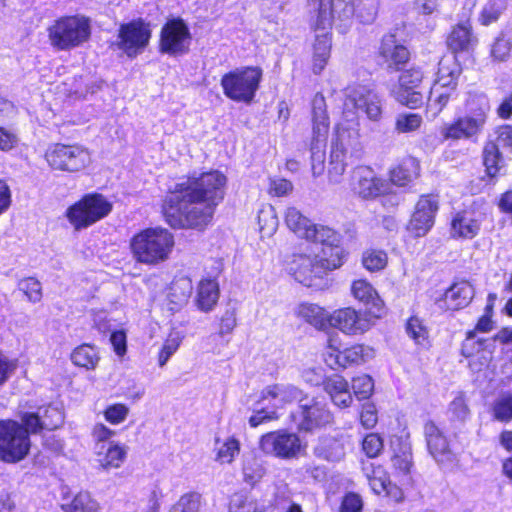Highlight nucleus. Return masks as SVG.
<instances>
[{
    "label": "nucleus",
    "mask_w": 512,
    "mask_h": 512,
    "mask_svg": "<svg viewBox=\"0 0 512 512\" xmlns=\"http://www.w3.org/2000/svg\"><path fill=\"white\" fill-rule=\"evenodd\" d=\"M226 183L219 171L180 179L166 200V222L175 229H204L224 199Z\"/></svg>",
    "instance_id": "nucleus-1"
},
{
    "label": "nucleus",
    "mask_w": 512,
    "mask_h": 512,
    "mask_svg": "<svg viewBox=\"0 0 512 512\" xmlns=\"http://www.w3.org/2000/svg\"><path fill=\"white\" fill-rule=\"evenodd\" d=\"M174 247L173 235L164 228H147L130 241V248L137 262L156 265L166 261Z\"/></svg>",
    "instance_id": "nucleus-2"
},
{
    "label": "nucleus",
    "mask_w": 512,
    "mask_h": 512,
    "mask_svg": "<svg viewBox=\"0 0 512 512\" xmlns=\"http://www.w3.org/2000/svg\"><path fill=\"white\" fill-rule=\"evenodd\" d=\"M466 107L467 114L444 128V138L475 141L482 133L490 111L488 98L484 94L470 95Z\"/></svg>",
    "instance_id": "nucleus-3"
},
{
    "label": "nucleus",
    "mask_w": 512,
    "mask_h": 512,
    "mask_svg": "<svg viewBox=\"0 0 512 512\" xmlns=\"http://www.w3.org/2000/svg\"><path fill=\"white\" fill-rule=\"evenodd\" d=\"M50 45L59 51L81 46L91 36V25L84 16H64L55 20L47 29Z\"/></svg>",
    "instance_id": "nucleus-4"
},
{
    "label": "nucleus",
    "mask_w": 512,
    "mask_h": 512,
    "mask_svg": "<svg viewBox=\"0 0 512 512\" xmlns=\"http://www.w3.org/2000/svg\"><path fill=\"white\" fill-rule=\"evenodd\" d=\"M329 131V117L326 110V101L321 93H317L312 100V140L311 170L314 177L324 172L325 147Z\"/></svg>",
    "instance_id": "nucleus-5"
},
{
    "label": "nucleus",
    "mask_w": 512,
    "mask_h": 512,
    "mask_svg": "<svg viewBox=\"0 0 512 512\" xmlns=\"http://www.w3.org/2000/svg\"><path fill=\"white\" fill-rule=\"evenodd\" d=\"M261 79L262 70L259 67H244L224 74L220 83L227 98L250 103L255 97Z\"/></svg>",
    "instance_id": "nucleus-6"
},
{
    "label": "nucleus",
    "mask_w": 512,
    "mask_h": 512,
    "mask_svg": "<svg viewBox=\"0 0 512 512\" xmlns=\"http://www.w3.org/2000/svg\"><path fill=\"white\" fill-rule=\"evenodd\" d=\"M45 159L53 170L76 173L89 166L91 154L80 144L55 143L47 148Z\"/></svg>",
    "instance_id": "nucleus-7"
},
{
    "label": "nucleus",
    "mask_w": 512,
    "mask_h": 512,
    "mask_svg": "<svg viewBox=\"0 0 512 512\" xmlns=\"http://www.w3.org/2000/svg\"><path fill=\"white\" fill-rule=\"evenodd\" d=\"M31 442L22 424L15 420H0V460L6 463H17L23 460Z\"/></svg>",
    "instance_id": "nucleus-8"
},
{
    "label": "nucleus",
    "mask_w": 512,
    "mask_h": 512,
    "mask_svg": "<svg viewBox=\"0 0 512 512\" xmlns=\"http://www.w3.org/2000/svg\"><path fill=\"white\" fill-rule=\"evenodd\" d=\"M112 204L101 194H88L66 211V217L75 230L85 229L106 217Z\"/></svg>",
    "instance_id": "nucleus-9"
},
{
    "label": "nucleus",
    "mask_w": 512,
    "mask_h": 512,
    "mask_svg": "<svg viewBox=\"0 0 512 512\" xmlns=\"http://www.w3.org/2000/svg\"><path fill=\"white\" fill-rule=\"evenodd\" d=\"M307 4L310 11L316 14L317 29L327 30L331 27L333 17L345 20L355 11L362 20L366 17L361 3L355 4L354 0H307Z\"/></svg>",
    "instance_id": "nucleus-10"
},
{
    "label": "nucleus",
    "mask_w": 512,
    "mask_h": 512,
    "mask_svg": "<svg viewBox=\"0 0 512 512\" xmlns=\"http://www.w3.org/2000/svg\"><path fill=\"white\" fill-rule=\"evenodd\" d=\"M424 79L420 67L412 66L400 72L397 84L390 90L391 96L401 105L410 109L419 108L423 104L424 95L419 90Z\"/></svg>",
    "instance_id": "nucleus-11"
},
{
    "label": "nucleus",
    "mask_w": 512,
    "mask_h": 512,
    "mask_svg": "<svg viewBox=\"0 0 512 512\" xmlns=\"http://www.w3.org/2000/svg\"><path fill=\"white\" fill-rule=\"evenodd\" d=\"M260 449L267 455L280 459H294L305 448L300 437L287 430L264 434L259 442Z\"/></svg>",
    "instance_id": "nucleus-12"
},
{
    "label": "nucleus",
    "mask_w": 512,
    "mask_h": 512,
    "mask_svg": "<svg viewBox=\"0 0 512 512\" xmlns=\"http://www.w3.org/2000/svg\"><path fill=\"white\" fill-rule=\"evenodd\" d=\"M191 33L182 19L168 21L161 29L159 50L170 56H181L189 52Z\"/></svg>",
    "instance_id": "nucleus-13"
},
{
    "label": "nucleus",
    "mask_w": 512,
    "mask_h": 512,
    "mask_svg": "<svg viewBox=\"0 0 512 512\" xmlns=\"http://www.w3.org/2000/svg\"><path fill=\"white\" fill-rule=\"evenodd\" d=\"M352 190L360 198L370 200L389 193L391 183L371 167L358 166L352 171Z\"/></svg>",
    "instance_id": "nucleus-14"
},
{
    "label": "nucleus",
    "mask_w": 512,
    "mask_h": 512,
    "mask_svg": "<svg viewBox=\"0 0 512 512\" xmlns=\"http://www.w3.org/2000/svg\"><path fill=\"white\" fill-rule=\"evenodd\" d=\"M290 270L295 280L307 287L321 289L325 286L324 277L327 275L326 269L324 262L319 261L317 256H297Z\"/></svg>",
    "instance_id": "nucleus-15"
},
{
    "label": "nucleus",
    "mask_w": 512,
    "mask_h": 512,
    "mask_svg": "<svg viewBox=\"0 0 512 512\" xmlns=\"http://www.w3.org/2000/svg\"><path fill=\"white\" fill-rule=\"evenodd\" d=\"M150 37L151 32L147 25L141 21H133L121 25L116 45L127 56L135 57L148 45Z\"/></svg>",
    "instance_id": "nucleus-16"
},
{
    "label": "nucleus",
    "mask_w": 512,
    "mask_h": 512,
    "mask_svg": "<svg viewBox=\"0 0 512 512\" xmlns=\"http://www.w3.org/2000/svg\"><path fill=\"white\" fill-rule=\"evenodd\" d=\"M345 108L350 106L362 111L372 121H378L382 115V104L376 92L366 86L349 87L346 92Z\"/></svg>",
    "instance_id": "nucleus-17"
},
{
    "label": "nucleus",
    "mask_w": 512,
    "mask_h": 512,
    "mask_svg": "<svg viewBox=\"0 0 512 512\" xmlns=\"http://www.w3.org/2000/svg\"><path fill=\"white\" fill-rule=\"evenodd\" d=\"M437 210V196L431 194L421 196L410 220L409 229L417 237L424 236L433 226Z\"/></svg>",
    "instance_id": "nucleus-18"
},
{
    "label": "nucleus",
    "mask_w": 512,
    "mask_h": 512,
    "mask_svg": "<svg viewBox=\"0 0 512 512\" xmlns=\"http://www.w3.org/2000/svg\"><path fill=\"white\" fill-rule=\"evenodd\" d=\"M300 416L298 427L300 430L312 431L315 428L325 426L332 421V414L318 401L311 400L300 403Z\"/></svg>",
    "instance_id": "nucleus-19"
},
{
    "label": "nucleus",
    "mask_w": 512,
    "mask_h": 512,
    "mask_svg": "<svg viewBox=\"0 0 512 512\" xmlns=\"http://www.w3.org/2000/svg\"><path fill=\"white\" fill-rule=\"evenodd\" d=\"M329 325L350 335L363 333L369 326L367 320L350 307L335 310L329 315Z\"/></svg>",
    "instance_id": "nucleus-20"
},
{
    "label": "nucleus",
    "mask_w": 512,
    "mask_h": 512,
    "mask_svg": "<svg viewBox=\"0 0 512 512\" xmlns=\"http://www.w3.org/2000/svg\"><path fill=\"white\" fill-rule=\"evenodd\" d=\"M424 435L429 453L438 463L453 461V453L446 437L433 422L425 424Z\"/></svg>",
    "instance_id": "nucleus-21"
},
{
    "label": "nucleus",
    "mask_w": 512,
    "mask_h": 512,
    "mask_svg": "<svg viewBox=\"0 0 512 512\" xmlns=\"http://www.w3.org/2000/svg\"><path fill=\"white\" fill-rule=\"evenodd\" d=\"M97 462L104 470L119 468L127 456V447L117 442L100 443L95 446Z\"/></svg>",
    "instance_id": "nucleus-22"
},
{
    "label": "nucleus",
    "mask_w": 512,
    "mask_h": 512,
    "mask_svg": "<svg viewBox=\"0 0 512 512\" xmlns=\"http://www.w3.org/2000/svg\"><path fill=\"white\" fill-rule=\"evenodd\" d=\"M392 474L402 485L411 483L410 472L413 467L412 449L408 443H400L391 458Z\"/></svg>",
    "instance_id": "nucleus-23"
},
{
    "label": "nucleus",
    "mask_w": 512,
    "mask_h": 512,
    "mask_svg": "<svg viewBox=\"0 0 512 512\" xmlns=\"http://www.w3.org/2000/svg\"><path fill=\"white\" fill-rule=\"evenodd\" d=\"M373 349L361 344L353 345L342 350L341 354H335L330 358L329 367L336 369L338 367L346 368L352 364H361L373 357Z\"/></svg>",
    "instance_id": "nucleus-24"
},
{
    "label": "nucleus",
    "mask_w": 512,
    "mask_h": 512,
    "mask_svg": "<svg viewBox=\"0 0 512 512\" xmlns=\"http://www.w3.org/2000/svg\"><path fill=\"white\" fill-rule=\"evenodd\" d=\"M480 231V221L472 212L461 211L455 214L451 221L453 238L472 239Z\"/></svg>",
    "instance_id": "nucleus-25"
},
{
    "label": "nucleus",
    "mask_w": 512,
    "mask_h": 512,
    "mask_svg": "<svg viewBox=\"0 0 512 512\" xmlns=\"http://www.w3.org/2000/svg\"><path fill=\"white\" fill-rule=\"evenodd\" d=\"M192 290L193 284L188 277L174 279L167 294V309L171 312H175L182 308L188 302Z\"/></svg>",
    "instance_id": "nucleus-26"
},
{
    "label": "nucleus",
    "mask_w": 512,
    "mask_h": 512,
    "mask_svg": "<svg viewBox=\"0 0 512 512\" xmlns=\"http://www.w3.org/2000/svg\"><path fill=\"white\" fill-rule=\"evenodd\" d=\"M315 31H319V33L316 34L313 44L312 69L315 74H320L330 58L331 38L328 29L322 30L315 27Z\"/></svg>",
    "instance_id": "nucleus-27"
},
{
    "label": "nucleus",
    "mask_w": 512,
    "mask_h": 512,
    "mask_svg": "<svg viewBox=\"0 0 512 512\" xmlns=\"http://www.w3.org/2000/svg\"><path fill=\"white\" fill-rule=\"evenodd\" d=\"M323 386L336 406L347 408L351 405L353 398L349 390L348 382L342 376L333 375L328 377L324 380Z\"/></svg>",
    "instance_id": "nucleus-28"
},
{
    "label": "nucleus",
    "mask_w": 512,
    "mask_h": 512,
    "mask_svg": "<svg viewBox=\"0 0 512 512\" xmlns=\"http://www.w3.org/2000/svg\"><path fill=\"white\" fill-rule=\"evenodd\" d=\"M474 296L472 285L466 281L453 284L444 294L446 309L458 310L466 307Z\"/></svg>",
    "instance_id": "nucleus-29"
},
{
    "label": "nucleus",
    "mask_w": 512,
    "mask_h": 512,
    "mask_svg": "<svg viewBox=\"0 0 512 512\" xmlns=\"http://www.w3.org/2000/svg\"><path fill=\"white\" fill-rule=\"evenodd\" d=\"M380 53L388 63V67L394 70H400V66L406 64L410 58L408 49L397 44L393 36L383 40Z\"/></svg>",
    "instance_id": "nucleus-30"
},
{
    "label": "nucleus",
    "mask_w": 512,
    "mask_h": 512,
    "mask_svg": "<svg viewBox=\"0 0 512 512\" xmlns=\"http://www.w3.org/2000/svg\"><path fill=\"white\" fill-rule=\"evenodd\" d=\"M351 291L357 300L370 307L375 316L379 315L383 308V301L369 282L362 279L356 280L352 284Z\"/></svg>",
    "instance_id": "nucleus-31"
},
{
    "label": "nucleus",
    "mask_w": 512,
    "mask_h": 512,
    "mask_svg": "<svg viewBox=\"0 0 512 512\" xmlns=\"http://www.w3.org/2000/svg\"><path fill=\"white\" fill-rule=\"evenodd\" d=\"M261 398H271L282 404L293 401H299L300 403L306 401V399L303 398L302 391L288 383H277L265 387L261 392Z\"/></svg>",
    "instance_id": "nucleus-32"
},
{
    "label": "nucleus",
    "mask_w": 512,
    "mask_h": 512,
    "mask_svg": "<svg viewBox=\"0 0 512 512\" xmlns=\"http://www.w3.org/2000/svg\"><path fill=\"white\" fill-rule=\"evenodd\" d=\"M331 145L332 147L344 150L345 153L350 154V157L361 151L358 132L341 125L335 128Z\"/></svg>",
    "instance_id": "nucleus-33"
},
{
    "label": "nucleus",
    "mask_w": 512,
    "mask_h": 512,
    "mask_svg": "<svg viewBox=\"0 0 512 512\" xmlns=\"http://www.w3.org/2000/svg\"><path fill=\"white\" fill-rule=\"evenodd\" d=\"M219 298V286L215 280H202L198 286L197 305L204 312L211 311Z\"/></svg>",
    "instance_id": "nucleus-34"
},
{
    "label": "nucleus",
    "mask_w": 512,
    "mask_h": 512,
    "mask_svg": "<svg viewBox=\"0 0 512 512\" xmlns=\"http://www.w3.org/2000/svg\"><path fill=\"white\" fill-rule=\"evenodd\" d=\"M475 42L471 27L466 24L455 26L447 39L448 46L454 52L468 51Z\"/></svg>",
    "instance_id": "nucleus-35"
},
{
    "label": "nucleus",
    "mask_w": 512,
    "mask_h": 512,
    "mask_svg": "<svg viewBox=\"0 0 512 512\" xmlns=\"http://www.w3.org/2000/svg\"><path fill=\"white\" fill-rule=\"evenodd\" d=\"M419 174V164L413 157L404 159L390 172L391 182L398 186H404L411 182Z\"/></svg>",
    "instance_id": "nucleus-36"
},
{
    "label": "nucleus",
    "mask_w": 512,
    "mask_h": 512,
    "mask_svg": "<svg viewBox=\"0 0 512 512\" xmlns=\"http://www.w3.org/2000/svg\"><path fill=\"white\" fill-rule=\"evenodd\" d=\"M348 153L337 147L330 148L328 162V180L331 184H339L347 168Z\"/></svg>",
    "instance_id": "nucleus-37"
},
{
    "label": "nucleus",
    "mask_w": 512,
    "mask_h": 512,
    "mask_svg": "<svg viewBox=\"0 0 512 512\" xmlns=\"http://www.w3.org/2000/svg\"><path fill=\"white\" fill-rule=\"evenodd\" d=\"M314 454L327 461H339L345 455L344 445L332 437L321 438L314 448Z\"/></svg>",
    "instance_id": "nucleus-38"
},
{
    "label": "nucleus",
    "mask_w": 512,
    "mask_h": 512,
    "mask_svg": "<svg viewBox=\"0 0 512 512\" xmlns=\"http://www.w3.org/2000/svg\"><path fill=\"white\" fill-rule=\"evenodd\" d=\"M99 360L100 356L97 348L89 344H82L71 353L72 363L87 370H94Z\"/></svg>",
    "instance_id": "nucleus-39"
},
{
    "label": "nucleus",
    "mask_w": 512,
    "mask_h": 512,
    "mask_svg": "<svg viewBox=\"0 0 512 512\" xmlns=\"http://www.w3.org/2000/svg\"><path fill=\"white\" fill-rule=\"evenodd\" d=\"M298 316L318 329H324L329 324L327 312L315 304H302L298 308Z\"/></svg>",
    "instance_id": "nucleus-40"
},
{
    "label": "nucleus",
    "mask_w": 512,
    "mask_h": 512,
    "mask_svg": "<svg viewBox=\"0 0 512 512\" xmlns=\"http://www.w3.org/2000/svg\"><path fill=\"white\" fill-rule=\"evenodd\" d=\"M452 93V91L441 89V86H432L427 102V114L431 118L437 117L449 102Z\"/></svg>",
    "instance_id": "nucleus-41"
},
{
    "label": "nucleus",
    "mask_w": 512,
    "mask_h": 512,
    "mask_svg": "<svg viewBox=\"0 0 512 512\" xmlns=\"http://www.w3.org/2000/svg\"><path fill=\"white\" fill-rule=\"evenodd\" d=\"M285 222L290 230L303 238H306L310 228L313 226L311 221L295 207H289L286 210Z\"/></svg>",
    "instance_id": "nucleus-42"
},
{
    "label": "nucleus",
    "mask_w": 512,
    "mask_h": 512,
    "mask_svg": "<svg viewBox=\"0 0 512 512\" xmlns=\"http://www.w3.org/2000/svg\"><path fill=\"white\" fill-rule=\"evenodd\" d=\"M258 225L261 237L272 236L278 227V218L272 205H264L258 211Z\"/></svg>",
    "instance_id": "nucleus-43"
},
{
    "label": "nucleus",
    "mask_w": 512,
    "mask_h": 512,
    "mask_svg": "<svg viewBox=\"0 0 512 512\" xmlns=\"http://www.w3.org/2000/svg\"><path fill=\"white\" fill-rule=\"evenodd\" d=\"M319 261L324 262L326 273L339 268L343 264L344 250L339 243L322 247L321 253L316 255Z\"/></svg>",
    "instance_id": "nucleus-44"
},
{
    "label": "nucleus",
    "mask_w": 512,
    "mask_h": 512,
    "mask_svg": "<svg viewBox=\"0 0 512 512\" xmlns=\"http://www.w3.org/2000/svg\"><path fill=\"white\" fill-rule=\"evenodd\" d=\"M65 512H99V503L88 492H79L70 504L64 505Z\"/></svg>",
    "instance_id": "nucleus-45"
},
{
    "label": "nucleus",
    "mask_w": 512,
    "mask_h": 512,
    "mask_svg": "<svg viewBox=\"0 0 512 512\" xmlns=\"http://www.w3.org/2000/svg\"><path fill=\"white\" fill-rule=\"evenodd\" d=\"M239 451L240 443L233 437L227 438L223 442L216 440V460L220 463H232Z\"/></svg>",
    "instance_id": "nucleus-46"
},
{
    "label": "nucleus",
    "mask_w": 512,
    "mask_h": 512,
    "mask_svg": "<svg viewBox=\"0 0 512 512\" xmlns=\"http://www.w3.org/2000/svg\"><path fill=\"white\" fill-rule=\"evenodd\" d=\"M306 239L319 242L323 245V247L340 242L339 234L336 233L333 229L327 226L316 224H313V226L310 228Z\"/></svg>",
    "instance_id": "nucleus-47"
},
{
    "label": "nucleus",
    "mask_w": 512,
    "mask_h": 512,
    "mask_svg": "<svg viewBox=\"0 0 512 512\" xmlns=\"http://www.w3.org/2000/svg\"><path fill=\"white\" fill-rule=\"evenodd\" d=\"M506 7V0H487L482 8L479 21L485 26L496 22Z\"/></svg>",
    "instance_id": "nucleus-48"
},
{
    "label": "nucleus",
    "mask_w": 512,
    "mask_h": 512,
    "mask_svg": "<svg viewBox=\"0 0 512 512\" xmlns=\"http://www.w3.org/2000/svg\"><path fill=\"white\" fill-rule=\"evenodd\" d=\"M201 507L202 496L197 492H189L182 495L168 512H200Z\"/></svg>",
    "instance_id": "nucleus-49"
},
{
    "label": "nucleus",
    "mask_w": 512,
    "mask_h": 512,
    "mask_svg": "<svg viewBox=\"0 0 512 512\" xmlns=\"http://www.w3.org/2000/svg\"><path fill=\"white\" fill-rule=\"evenodd\" d=\"M38 413L41 420V427L46 430H54L58 428L64 421V416L61 410L53 406H46L38 408Z\"/></svg>",
    "instance_id": "nucleus-50"
},
{
    "label": "nucleus",
    "mask_w": 512,
    "mask_h": 512,
    "mask_svg": "<svg viewBox=\"0 0 512 512\" xmlns=\"http://www.w3.org/2000/svg\"><path fill=\"white\" fill-rule=\"evenodd\" d=\"M18 289L24 293L31 303H38L42 299V285L34 277H25L18 282Z\"/></svg>",
    "instance_id": "nucleus-51"
},
{
    "label": "nucleus",
    "mask_w": 512,
    "mask_h": 512,
    "mask_svg": "<svg viewBox=\"0 0 512 512\" xmlns=\"http://www.w3.org/2000/svg\"><path fill=\"white\" fill-rule=\"evenodd\" d=\"M493 416L500 422H510L512 420V395L504 394L499 396L493 403Z\"/></svg>",
    "instance_id": "nucleus-52"
},
{
    "label": "nucleus",
    "mask_w": 512,
    "mask_h": 512,
    "mask_svg": "<svg viewBox=\"0 0 512 512\" xmlns=\"http://www.w3.org/2000/svg\"><path fill=\"white\" fill-rule=\"evenodd\" d=\"M405 330L407 335L414 340L416 344H423L428 339V329L417 316H411L407 320Z\"/></svg>",
    "instance_id": "nucleus-53"
},
{
    "label": "nucleus",
    "mask_w": 512,
    "mask_h": 512,
    "mask_svg": "<svg viewBox=\"0 0 512 512\" xmlns=\"http://www.w3.org/2000/svg\"><path fill=\"white\" fill-rule=\"evenodd\" d=\"M387 260V254L382 250H368L364 252L362 257L363 266L371 272L384 269Z\"/></svg>",
    "instance_id": "nucleus-54"
},
{
    "label": "nucleus",
    "mask_w": 512,
    "mask_h": 512,
    "mask_svg": "<svg viewBox=\"0 0 512 512\" xmlns=\"http://www.w3.org/2000/svg\"><path fill=\"white\" fill-rule=\"evenodd\" d=\"M352 389L359 400L367 399L374 390V381L369 375H360L352 379Z\"/></svg>",
    "instance_id": "nucleus-55"
},
{
    "label": "nucleus",
    "mask_w": 512,
    "mask_h": 512,
    "mask_svg": "<svg viewBox=\"0 0 512 512\" xmlns=\"http://www.w3.org/2000/svg\"><path fill=\"white\" fill-rule=\"evenodd\" d=\"M449 412L453 419L464 422L470 416V409L463 393H459L450 403Z\"/></svg>",
    "instance_id": "nucleus-56"
},
{
    "label": "nucleus",
    "mask_w": 512,
    "mask_h": 512,
    "mask_svg": "<svg viewBox=\"0 0 512 512\" xmlns=\"http://www.w3.org/2000/svg\"><path fill=\"white\" fill-rule=\"evenodd\" d=\"M512 51V41L504 36L495 39L491 47V56L495 61L504 62L506 61Z\"/></svg>",
    "instance_id": "nucleus-57"
},
{
    "label": "nucleus",
    "mask_w": 512,
    "mask_h": 512,
    "mask_svg": "<svg viewBox=\"0 0 512 512\" xmlns=\"http://www.w3.org/2000/svg\"><path fill=\"white\" fill-rule=\"evenodd\" d=\"M462 68L455 56H445L438 63L437 76L459 77Z\"/></svg>",
    "instance_id": "nucleus-58"
},
{
    "label": "nucleus",
    "mask_w": 512,
    "mask_h": 512,
    "mask_svg": "<svg viewBox=\"0 0 512 512\" xmlns=\"http://www.w3.org/2000/svg\"><path fill=\"white\" fill-rule=\"evenodd\" d=\"M181 341V337L178 333H172L169 335L159 353L158 362L160 367H163L169 358L177 351Z\"/></svg>",
    "instance_id": "nucleus-59"
},
{
    "label": "nucleus",
    "mask_w": 512,
    "mask_h": 512,
    "mask_svg": "<svg viewBox=\"0 0 512 512\" xmlns=\"http://www.w3.org/2000/svg\"><path fill=\"white\" fill-rule=\"evenodd\" d=\"M422 123V118L419 114H401L396 120V129L401 133H407L417 130Z\"/></svg>",
    "instance_id": "nucleus-60"
},
{
    "label": "nucleus",
    "mask_w": 512,
    "mask_h": 512,
    "mask_svg": "<svg viewBox=\"0 0 512 512\" xmlns=\"http://www.w3.org/2000/svg\"><path fill=\"white\" fill-rule=\"evenodd\" d=\"M129 414V408L121 403L108 406L104 411L105 419L111 424L122 423Z\"/></svg>",
    "instance_id": "nucleus-61"
},
{
    "label": "nucleus",
    "mask_w": 512,
    "mask_h": 512,
    "mask_svg": "<svg viewBox=\"0 0 512 512\" xmlns=\"http://www.w3.org/2000/svg\"><path fill=\"white\" fill-rule=\"evenodd\" d=\"M500 155L497 147L491 145L484 150V165L487 173L494 177L499 171Z\"/></svg>",
    "instance_id": "nucleus-62"
},
{
    "label": "nucleus",
    "mask_w": 512,
    "mask_h": 512,
    "mask_svg": "<svg viewBox=\"0 0 512 512\" xmlns=\"http://www.w3.org/2000/svg\"><path fill=\"white\" fill-rule=\"evenodd\" d=\"M367 479L371 489L376 494H381L384 491L389 492L390 481L382 470L374 469L371 475H367Z\"/></svg>",
    "instance_id": "nucleus-63"
},
{
    "label": "nucleus",
    "mask_w": 512,
    "mask_h": 512,
    "mask_svg": "<svg viewBox=\"0 0 512 512\" xmlns=\"http://www.w3.org/2000/svg\"><path fill=\"white\" fill-rule=\"evenodd\" d=\"M231 512H256V503L245 495H235L231 501Z\"/></svg>",
    "instance_id": "nucleus-64"
}]
</instances>
